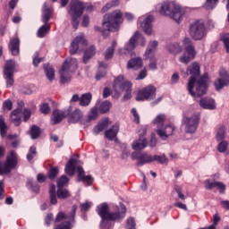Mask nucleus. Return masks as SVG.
Segmentation results:
<instances>
[{
  "instance_id": "f257e3e1",
  "label": "nucleus",
  "mask_w": 229,
  "mask_h": 229,
  "mask_svg": "<svg viewBox=\"0 0 229 229\" xmlns=\"http://www.w3.org/2000/svg\"><path fill=\"white\" fill-rule=\"evenodd\" d=\"M199 64L198 63L191 64L187 71L186 76H191L187 85V90L192 98H201L207 94V82L208 75L203 74L199 76Z\"/></svg>"
},
{
  "instance_id": "f03ea898",
  "label": "nucleus",
  "mask_w": 229,
  "mask_h": 229,
  "mask_svg": "<svg viewBox=\"0 0 229 229\" xmlns=\"http://www.w3.org/2000/svg\"><path fill=\"white\" fill-rule=\"evenodd\" d=\"M157 12H159L160 15H165V17H170L175 22H180L183 13H182V7L174 2L165 1L162 4H158L156 6Z\"/></svg>"
},
{
  "instance_id": "7ed1b4c3",
  "label": "nucleus",
  "mask_w": 229,
  "mask_h": 229,
  "mask_svg": "<svg viewBox=\"0 0 229 229\" xmlns=\"http://www.w3.org/2000/svg\"><path fill=\"white\" fill-rule=\"evenodd\" d=\"M93 6L90 4H83L80 0H72L70 3V10L68 13L72 15V24L74 30H78L80 26V17L83 15L84 10L87 12L92 11Z\"/></svg>"
},
{
  "instance_id": "20e7f679",
  "label": "nucleus",
  "mask_w": 229,
  "mask_h": 229,
  "mask_svg": "<svg viewBox=\"0 0 229 229\" xmlns=\"http://www.w3.org/2000/svg\"><path fill=\"white\" fill-rule=\"evenodd\" d=\"M97 212L101 219H110L111 221H117V223H121V221L126 217V206L120 203V209H118L117 212L110 213L108 204L102 203L97 207Z\"/></svg>"
},
{
  "instance_id": "39448f33",
  "label": "nucleus",
  "mask_w": 229,
  "mask_h": 229,
  "mask_svg": "<svg viewBox=\"0 0 229 229\" xmlns=\"http://www.w3.org/2000/svg\"><path fill=\"white\" fill-rule=\"evenodd\" d=\"M78 165V160L74 158H71L65 166V173L68 176H74V171L77 170L78 173V182H83L85 185H90L94 183V178L90 175H85V170L81 166L76 165Z\"/></svg>"
},
{
  "instance_id": "423d86ee",
  "label": "nucleus",
  "mask_w": 229,
  "mask_h": 229,
  "mask_svg": "<svg viewBox=\"0 0 229 229\" xmlns=\"http://www.w3.org/2000/svg\"><path fill=\"white\" fill-rule=\"evenodd\" d=\"M123 22V13L114 11L110 14H105L102 23V31H118L119 24Z\"/></svg>"
},
{
  "instance_id": "0eeeda50",
  "label": "nucleus",
  "mask_w": 229,
  "mask_h": 229,
  "mask_svg": "<svg viewBox=\"0 0 229 229\" xmlns=\"http://www.w3.org/2000/svg\"><path fill=\"white\" fill-rule=\"evenodd\" d=\"M76 69H78V60L72 57L67 58L59 71L60 82L63 85H65V83H69L72 78L71 73L74 72Z\"/></svg>"
},
{
  "instance_id": "6e6552de",
  "label": "nucleus",
  "mask_w": 229,
  "mask_h": 229,
  "mask_svg": "<svg viewBox=\"0 0 229 229\" xmlns=\"http://www.w3.org/2000/svg\"><path fill=\"white\" fill-rule=\"evenodd\" d=\"M76 210H78V206L73 205L68 215H65L64 212H59L55 217V223H60V221H64V219H65V221L56 225L54 229H72Z\"/></svg>"
},
{
  "instance_id": "1a4fd4ad",
  "label": "nucleus",
  "mask_w": 229,
  "mask_h": 229,
  "mask_svg": "<svg viewBox=\"0 0 229 229\" xmlns=\"http://www.w3.org/2000/svg\"><path fill=\"white\" fill-rule=\"evenodd\" d=\"M17 164H19V156L17 152L14 150H10L6 156L5 162L0 161V175L3 174H10L13 169L17 167Z\"/></svg>"
},
{
  "instance_id": "9d476101",
  "label": "nucleus",
  "mask_w": 229,
  "mask_h": 229,
  "mask_svg": "<svg viewBox=\"0 0 229 229\" xmlns=\"http://www.w3.org/2000/svg\"><path fill=\"white\" fill-rule=\"evenodd\" d=\"M113 89L117 94L125 92L123 96V101L131 99V82L124 81V76L119 75L114 79Z\"/></svg>"
},
{
  "instance_id": "9b49d317",
  "label": "nucleus",
  "mask_w": 229,
  "mask_h": 229,
  "mask_svg": "<svg viewBox=\"0 0 229 229\" xmlns=\"http://www.w3.org/2000/svg\"><path fill=\"white\" fill-rule=\"evenodd\" d=\"M17 69V63L15 60H7L5 61L3 73L4 78L6 81V87L7 89H10V87L13 86V83H15V81L13 80V74H15Z\"/></svg>"
},
{
  "instance_id": "f8f14e48",
  "label": "nucleus",
  "mask_w": 229,
  "mask_h": 229,
  "mask_svg": "<svg viewBox=\"0 0 229 229\" xmlns=\"http://www.w3.org/2000/svg\"><path fill=\"white\" fill-rule=\"evenodd\" d=\"M189 33L193 40H201L207 35L205 23L201 21H197L190 25Z\"/></svg>"
},
{
  "instance_id": "ddd939ff",
  "label": "nucleus",
  "mask_w": 229,
  "mask_h": 229,
  "mask_svg": "<svg viewBox=\"0 0 229 229\" xmlns=\"http://www.w3.org/2000/svg\"><path fill=\"white\" fill-rule=\"evenodd\" d=\"M182 43L185 46V51L180 57V62L182 64H189L191 60H194L196 50L194 49V46H192V41L190 38H185Z\"/></svg>"
},
{
  "instance_id": "4468645a",
  "label": "nucleus",
  "mask_w": 229,
  "mask_h": 229,
  "mask_svg": "<svg viewBox=\"0 0 229 229\" xmlns=\"http://www.w3.org/2000/svg\"><path fill=\"white\" fill-rule=\"evenodd\" d=\"M182 124L185 125L187 133H195L199 124V114H194L191 117L183 116Z\"/></svg>"
},
{
  "instance_id": "2eb2a0df",
  "label": "nucleus",
  "mask_w": 229,
  "mask_h": 229,
  "mask_svg": "<svg viewBox=\"0 0 229 229\" xmlns=\"http://www.w3.org/2000/svg\"><path fill=\"white\" fill-rule=\"evenodd\" d=\"M85 47H87V39H85V35L81 33L72 42L70 55H76L78 52L81 53Z\"/></svg>"
},
{
  "instance_id": "dca6fc26",
  "label": "nucleus",
  "mask_w": 229,
  "mask_h": 229,
  "mask_svg": "<svg viewBox=\"0 0 229 229\" xmlns=\"http://www.w3.org/2000/svg\"><path fill=\"white\" fill-rule=\"evenodd\" d=\"M157 96V88L155 86H148L138 91L136 101H151Z\"/></svg>"
},
{
  "instance_id": "f3484780",
  "label": "nucleus",
  "mask_w": 229,
  "mask_h": 229,
  "mask_svg": "<svg viewBox=\"0 0 229 229\" xmlns=\"http://www.w3.org/2000/svg\"><path fill=\"white\" fill-rule=\"evenodd\" d=\"M158 47V41H151L148 44V49L145 53V57L149 58L150 63L148 64L149 69L155 71L157 69V57L153 56V53H155V49Z\"/></svg>"
},
{
  "instance_id": "a211bd4d",
  "label": "nucleus",
  "mask_w": 229,
  "mask_h": 229,
  "mask_svg": "<svg viewBox=\"0 0 229 229\" xmlns=\"http://www.w3.org/2000/svg\"><path fill=\"white\" fill-rule=\"evenodd\" d=\"M174 130H176V127L173 124H167L165 126L159 125L157 126V134L161 140H167L174 133Z\"/></svg>"
},
{
  "instance_id": "6ab92c4d",
  "label": "nucleus",
  "mask_w": 229,
  "mask_h": 229,
  "mask_svg": "<svg viewBox=\"0 0 229 229\" xmlns=\"http://www.w3.org/2000/svg\"><path fill=\"white\" fill-rule=\"evenodd\" d=\"M131 157L132 160H137L136 165L139 166H142L145 164H151V162H153V157L149 156V154L146 152H133Z\"/></svg>"
},
{
  "instance_id": "aec40b11",
  "label": "nucleus",
  "mask_w": 229,
  "mask_h": 229,
  "mask_svg": "<svg viewBox=\"0 0 229 229\" xmlns=\"http://www.w3.org/2000/svg\"><path fill=\"white\" fill-rule=\"evenodd\" d=\"M219 76L220 78H218L217 81L215 82V87L216 90H221V89L229 85V74L225 68L220 69Z\"/></svg>"
},
{
  "instance_id": "412c9836",
  "label": "nucleus",
  "mask_w": 229,
  "mask_h": 229,
  "mask_svg": "<svg viewBox=\"0 0 229 229\" xmlns=\"http://www.w3.org/2000/svg\"><path fill=\"white\" fill-rule=\"evenodd\" d=\"M66 117L69 118V123H80V121L83 119V112L80 108H75L74 110H72V107L70 106L66 110Z\"/></svg>"
},
{
  "instance_id": "4be33fe9",
  "label": "nucleus",
  "mask_w": 229,
  "mask_h": 229,
  "mask_svg": "<svg viewBox=\"0 0 229 229\" xmlns=\"http://www.w3.org/2000/svg\"><path fill=\"white\" fill-rule=\"evenodd\" d=\"M139 21L144 33H146V35H151L153 32V25L151 24L153 22V15H147L145 18L141 17Z\"/></svg>"
},
{
  "instance_id": "5701e85b",
  "label": "nucleus",
  "mask_w": 229,
  "mask_h": 229,
  "mask_svg": "<svg viewBox=\"0 0 229 229\" xmlns=\"http://www.w3.org/2000/svg\"><path fill=\"white\" fill-rule=\"evenodd\" d=\"M8 47L13 56H19V54L21 53V40L19 38L14 37L11 38Z\"/></svg>"
},
{
  "instance_id": "b1692460",
  "label": "nucleus",
  "mask_w": 229,
  "mask_h": 229,
  "mask_svg": "<svg viewBox=\"0 0 229 229\" xmlns=\"http://www.w3.org/2000/svg\"><path fill=\"white\" fill-rule=\"evenodd\" d=\"M199 106L205 110H216V100L210 98H202L199 100Z\"/></svg>"
},
{
  "instance_id": "393cba45",
  "label": "nucleus",
  "mask_w": 229,
  "mask_h": 229,
  "mask_svg": "<svg viewBox=\"0 0 229 229\" xmlns=\"http://www.w3.org/2000/svg\"><path fill=\"white\" fill-rule=\"evenodd\" d=\"M67 117V111L55 110L51 117L52 124H58Z\"/></svg>"
},
{
  "instance_id": "a878e982",
  "label": "nucleus",
  "mask_w": 229,
  "mask_h": 229,
  "mask_svg": "<svg viewBox=\"0 0 229 229\" xmlns=\"http://www.w3.org/2000/svg\"><path fill=\"white\" fill-rule=\"evenodd\" d=\"M205 185H206V188L208 189L209 191L212 189H218L220 190V192H224L226 189V186L223 182H211L208 179L205 181Z\"/></svg>"
},
{
  "instance_id": "bb28decb",
  "label": "nucleus",
  "mask_w": 229,
  "mask_h": 229,
  "mask_svg": "<svg viewBox=\"0 0 229 229\" xmlns=\"http://www.w3.org/2000/svg\"><path fill=\"white\" fill-rule=\"evenodd\" d=\"M205 185H206V188L208 189L209 191L212 189H218L220 190V192H224L226 189V186L223 182H211L208 179L205 181Z\"/></svg>"
},
{
  "instance_id": "cd10ccee",
  "label": "nucleus",
  "mask_w": 229,
  "mask_h": 229,
  "mask_svg": "<svg viewBox=\"0 0 229 229\" xmlns=\"http://www.w3.org/2000/svg\"><path fill=\"white\" fill-rule=\"evenodd\" d=\"M139 37L141 38L142 36H140V33H139V31H136L134 35L131 38L130 41L125 44L124 48L126 49V51H133V49H135Z\"/></svg>"
},
{
  "instance_id": "c85d7f7f",
  "label": "nucleus",
  "mask_w": 229,
  "mask_h": 229,
  "mask_svg": "<svg viewBox=\"0 0 229 229\" xmlns=\"http://www.w3.org/2000/svg\"><path fill=\"white\" fill-rule=\"evenodd\" d=\"M119 133V124L115 123L111 129L106 131L105 136L108 140H114Z\"/></svg>"
},
{
  "instance_id": "c756f323",
  "label": "nucleus",
  "mask_w": 229,
  "mask_h": 229,
  "mask_svg": "<svg viewBox=\"0 0 229 229\" xmlns=\"http://www.w3.org/2000/svg\"><path fill=\"white\" fill-rule=\"evenodd\" d=\"M11 122L14 123V126H21L22 119L21 118V109H15L11 113Z\"/></svg>"
},
{
  "instance_id": "7c9ffc66",
  "label": "nucleus",
  "mask_w": 229,
  "mask_h": 229,
  "mask_svg": "<svg viewBox=\"0 0 229 229\" xmlns=\"http://www.w3.org/2000/svg\"><path fill=\"white\" fill-rule=\"evenodd\" d=\"M42 12V22H44V24H47V22H49V19H51V13H53V10L47 7V3H45L43 4Z\"/></svg>"
},
{
  "instance_id": "2f4dec72",
  "label": "nucleus",
  "mask_w": 229,
  "mask_h": 229,
  "mask_svg": "<svg viewBox=\"0 0 229 229\" xmlns=\"http://www.w3.org/2000/svg\"><path fill=\"white\" fill-rule=\"evenodd\" d=\"M140 67H142V59L140 57L131 59L127 64V69H134V71H137L140 69Z\"/></svg>"
},
{
  "instance_id": "473e14b6",
  "label": "nucleus",
  "mask_w": 229,
  "mask_h": 229,
  "mask_svg": "<svg viewBox=\"0 0 229 229\" xmlns=\"http://www.w3.org/2000/svg\"><path fill=\"white\" fill-rule=\"evenodd\" d=\"M148 146V140L140 138L132 143V149L134 151H140Z\"/></svg>"
},
{
  "instance_id": "72a5a7b5",
  "label": "nucleus",
  "mask_w": 229,
  "mask_h": 229,
  "mask_svg": "<svg viewBox=\"0 0 229 229\" xmlns=\"http://www.w3.org/2000/svg\"><path fill=\"white\" fill-rule=\"evenodd\" d=\"M94 55H96V47L91 46L89 48H87L84 51V55H83V59H82L83 64H88L89 60H90V58H92V56H94Z\"/></svg>"
},
{
  "instance_id": "f704fd0d",
  "label": "nucleus",
  "mask_w": 229,
  "mask_h": 229,
  "mask_svg": "<svg viewBox=\"0 0 229 229\" xmlns=\"http://www.w3.org/2000/svg\"><path fill=\"white\" fill-rule=\"evenodd\" d=\"M92 101V94L90 92L84 93L81 95L80 98V106H89Z\"/></svg>"
},
{
  "instance_id": "c9c22d12",
  "label": "nucleus",
  "mask_w": 229,
  "mask_h": 229,
  "mask_svg": "<svg viewBox=\"0 0 229 229\" xmlns=\"http://www.w3.org/2000/svg\"><path fill=\"white\" fill-rule=\"evenodd\" d=\"M166 49L171 55H179V53H182V46L178 43H172L166 46Z\"/></svg>"
},
{
  "instance_id": "e433bc0d",
  "label": "nucleus",
  "mask_w": 229,
  "mask_h": 229,
  "mask_svg": "<svg viewBox=\"0 0 229 229\" xmlns=\"http://www.w3.org/2000/svg\"><path fill=\"white\" fill-rule=\"evenodd\" d=\"M98 65H99V70L96 75V80H100L104 78V76H106V71L105 70L107 69L108 67V64H106V63L105 62H99Z\"/></svg>"
},
{
  "instance_id": "4c0bfd02",
  "label": "nucleus",
  "mask_w": 229,
  "mask_h": 229,
  "mask_svg": "<svg viewBox=\"0 0 229 229\" xmlns=\"http://www.w3.org/2000/svg\"><path fill=\"white\" fill-rule=\"evenodd\" d=\"M44 69L47 80L53 81L55 80V68L49 64H44Z\"/></svg>"
},
{
  "instance_id": "58836bf2",
  "label": "nucleus",
  "mask_w": 229,
  "mask_h": 229,
  "mask_svg": "<svg viewBox=\"0 0 229 229\" xmlns=\"http://www.w3.org/2000/svg\"><path fill=\"white\" fill-rule=\"evenodd\" d=\"M225 139H226V127L220 125L216 130V140L217 142H221V140H225Z\"/></svg>"
},
{
  "instance_id": "ea45409f",
  "label": "nucleus",
  "mask_w": 229,
  "mask_h": 229,
  "mask_svg": "<svg viewBox=\"0 0 229 229\" xmlns=\"http://www.w3.org/2000/svg\"><path fill=\"white\" fill-rule=\"evenodd\" d=\"M115 47H117V42L114 41L112 46L109 47L105 52L106 60H111V58H114V53L115 52Z\"/></svg>"
},
{
  "instance_id": "a19ab883",
  "label": "nucleus",
  "mask_w": 229,
  "mask_h": 229,
  "mask_svg": "<svg viewBox=\"0 0 229 229\" xmlns=\"http://www.w3.org/2000/svg\"><path fill=\"white\" fill-rule=\"evenodd\" d=\"M108 128V119L104 120L102 123H98L96 127L93 129V133L95 135H98V133H101L104 130H106Z\"/></svg>"
},
{
  "instance_id": "79ce46f5",
  "label": "nucleus",
  "mask_w": 229,
  "mask_h": 229,
  "mask_svg": "<svg viewBox=\"0 0 229 229\" xmlns=\"http://www.w3.org/2000/svg\"><path fill=\"white\" fill-rule=\"evenodd\" d=\"M51 30V25L45 23L42 25L38 30V38H44L47 33H49V30Z\"/></svg>"
},
{
  "instance_id": "37998d69",
  "label": "nucleus",
  "mask_w": 229,
  "mask_h": 229,
  "mask_svg": "<svg viewBox=\"0 0 229 229\" xmlns=\"http://www.w3.org/2000/svg\"><path fill=\"white\" fill-rule=\"evenodd\" d=\"M26 185L33 192H38L40 191V185H38V182L33 181V179H28Z\"/></svg>"
},
{
  "instance_id": "c03bdc74",
  "label": "nucleus",
  "mask_w": 229,
  "mask_h": 229,
  "mask_svg": "<svg viewBox=\"0 0 229 229\" xmlns=\"http://www.w3.org/2000/svg\"><path fill=\"white\" fill-rule=\"evenodd\" d=\"M57 198L59 199H67V198H71V192L65 188H57Z\"/></svg>"
},
{
  "instance_id": "a18cd8bd",
  "label": "nucleus",
  "mask_w": 229,
  "mask_h": 229,
  "mask_svg": "<svg viewBox=\"0 0 229 229\" xmlns=\"http://www.w3.org/2000/svg\"><path fill=\"white\" fill-rule=\"evenodd\" d=\"M6 133H8V126L4 123L3 115H0V135L2 138H4L6 137Z\"/></svg>"
},
{
  "instance_id": "49530a36",
  "label": "nucleus",
  "mask_w": 229,
  "mask_h": 229,
  "mask_svg": "<svg viewBox=\"0 0 229 229\" xmlns=\"http://www.w3.org/2000/svg\"><path fill=\"white\" fill-rule=\"evenodd\" d=\"M110 108H112V103L106 100L100 104L98 110L100 114H106V112H110Z\"/></svg>"
},
{
  "instance_id": "de8ad7c7",
  "label": "nucleus",
  "mask_w": 229,
  "mask_h": 229,
  "mask_svg": "<svg viewBox=\"0 0 229 229\" xmlns=\"http://www.w3.org/2000/svg\"><path fill=\"white\" fill-rule=\"evenodd\" d=\"M29 133L32 140L38 139L40 137V127L32 125Z\"/></svg>"
},
{
  "instance_id": "09e8293b",
  "label": "nucleus",
  "mask_w": 229,
  "mask_h": 229,
  "mask_svg": "<svg viewBox=\"0 0 229 229\" xmlns=\"http://www.w3.org/2000/svg\"><path fill=\"white\" fill-rule=\"evenodd\" d=\"M69 185V179L67 175H62L57 181V189H64Z\"/></svg>"
},
{
  "instance_id": "8fccbe9b",
  "label": "nucleus",
  "mask_w": 229,
  "mask_h": 229,
  "mask_svg": "<svg viewBox=\"0 0 229 229\" xmlns=\"http://www.w3.org/2000/svg\"><path fill=\"white\" fill-rule=\"evenodd\" d=\"M112 221H117V220H110V218H102L100 226L103 229H110L114 228V225Z\"/></svg>"
},
{
  "instance_id": "3c124183",
  "label": "nucleus",
  "mask_w": 229,
  "mask_h": 229,
  "mask_svg": "<svg viewBox=\"0 0 229 229\" xmlns=\"http://www.w3.org/2000/svg\"><path fill=\"white\" fill-rule=\"evenodd\" d=\"M227 149H228V141L222 140L217 146V151L219 153H226Z\"/></svg>"
},
{
  "instance_id": "603ef678",
  "label": "nucleus",
  "mask_w": 229,
  "mask_h": 229,
  "mask_svg": "<svg viewBox=\"0 0 229 229\" xmlns=\"http://www.w3.org/2000/svg\"><path fill=\"white\" fill-rule=\"evenodd\" d=\"M35 157H37V147L32 146L30 148L29 153L27 154L28 162H31Z\"/></svg>"
},
{
  "instance_id": "864d4df0",
  "label": "nucleus",
  "mask_w": 229,
  "mask_h": 229,
  "mask_svg": "<svg viewBox=\"0 0 229 229\" xmlns=\"http://www.w3.org/2000/svg\"><path fill=\"white\" fill-rule=\"evenodd\" d=\"M217 3L218 0H206L204 8H206V10H214V8L217 6Z\"/></svg>"
},
{
  "instance_id": "5fc2aeb1",
  "label": "nucleus",
  "mask_w": 229,
  "mask_h": 229,
  "mask_svg": "<svg viewBox=\"0 0 229 229\" xmlns=\"http://www.w3.org/2000/svg\"><path fill=\"white\" fill-rule=\"evenodd\" d=\"M113 6H119V0H112L109 3H107L103 8L102 12L105 13V12H108L110 8Z\"/></svg>"
},
{
  "instance_id": "6e6d98bb",
  "label": "nucleus",
  "mask_w": 229,
  "mask_h": 229,
  "mask_svg": "<svg viewBox=\"0 0 229 229\" xmlns=\"http://www.w3.org/2000/svg\"><path fill=\"white\" fill-rule=\"evenodd\" d=\"M152 160L153 162H158V164H167V157L164 154L162 156L155 155Z\"/></svg>"
},
{
  "instance_id": "4d7b16f0",
  "label": "nucleus",
  "mask_w": 229,
  "mask_h": 229,
  "mask_svg": "<svg viewBox=\"0 0 229 229\" xmlns=\"http://www.w3.org/2000/svg\"><path fill=\"white\" fill-rule=\"evenodd\" d=\"M58 173H59V170L57 166L50 168L49 174H48L49 180H55V178L58 176Z\"/></svg>"
},
{
  "instance_id": "13d9d810",
  "label": "nucleus",
  "mask_w": 229,
  "mask_h": 229,
  "mask_svg": "<svg viewBox=\"0 0 229 229\" xmlns=\"http://www.w3.org/2000/svg\"><path fill=\"white\" fill-rule=\"evenodd\" d=\"M98 106H94L91 109L89 115L88 116V120L96 121V119H98Z\"/></svg>"
},
{
  "instance_id": "bf43d9fd",
  "label": "nucleus",
  "mask_w": 229,
  "mask_h": 229,
  "mask_svg": "<svg viewBox=\"0 0 229 229\" xmlns=\"http://www.w3.org/2000/svg\"><path fill=\"white\" fill-rule=\"evenodd\" d=\"M39 110L41 114H44L45 115H47V114H49V112H51V107L49 106V104L43 103L39 106Z\"/></svg>"
},
{
  "instance_id": "052dcab7",
  "label": "nucleus",
  "mask_w": 229,
  "mask_h": 229,
  "mask_svg": "<svg viewBox=\"0 0 229 229\" xmlns=\"http://www.w3.org/2000/svg\"><path fill=\"white\" fill-rule=\"evenodd\" d=\"M165 119H166L165 114H160L157 115L153 123L154 124H164V123H165Z\"/></svg>"
},
{
  "instance_id": "680f3d73",
  "label": "nucleus",
  "mask_w": 229,
  "mask_h": 229,
  "mask_svg": "<svg viewBox=\"0 0 229 229\" xmlns=\"http://www.w3.org/2000/svg\"><path fill=\"white\" fill-rule=\"evenodd\" d=\"M131 114H132V116H133V123H136V124H140V115H139V113L137 112V109L136 108H132L131 110Z\"/></svg>"
},
{
  "instance_id": "e2e57ef3",
  "label": "nucleus",
  "mask_w": 229,
  "mask_h": 229,
  "mask_svg": "<svg viewBox=\"0 0 229 229\" xmlns=\"http://www.w3.org/2000/svg\"><path fill=\"white\" fill-rule=\"evenodd\" d=\"M220 40H222V42L225 47L226 53H229V37H228V35L222 36L220 38Z\"/></svg>"
},
{
  "instance_id": "0e129e2a",
  "label": "nucleus",
  "mask_w": 229,
  "mask_h": 229,
  "mask_svg": "<svg viewBox=\"0 0 229 229\" xmlns=\"http://www.w3.org/2000/svg\"><path fill=\"white\" fill-rule=\"evenodd\" d=\"M135 219H133V217L128 218L125 229H135Z\"/></svg>"
},
{
  "instance_id": "69168bd1",
  "label": "nucleus",
  "mask_w": 229,
  "mask_h": 229,
  "mask_svg": "<svg viewBox=\"0 0 229 229\" xmlns=\"http://www.w3.org/2000/svg\"><path fill=\"white\" fill-rule=\"evenodd\" d=\"M3 108L4 110H12L13 108V104L12 103V100L7 99L3 103Z\"/></svg>"
},
{
  "instance_id": "338daca9",
  "label": "nucleus",
  "mask_w": 229,
  "mask_h": 229,
  "mask_svg": "<svg viewBox=\"0 0 229 229\" xmlns=\"http://www.w3.org/2000/svg\"><path fill=\"white\" fill-rule=\"evenodd\" d=\"M90 207H92V203L91 202H85L81 204V212H87V210H89Z\"/></svg>"
},
{
  "instance_id": "774afa93",
  "label": "nucleus",
  "mask_w": 229,
  "mask_h": 229,
  "mask_svg": "<svg viewBox=\"0 0 229 229\" xmlns=\"http://www.w3.org/2000/svg\"><path fill=\"white\" fill-rule=\"evenodd\" d=\"M31 117V110L24 109L23 111V121L26 123Z\"/></svg>"
}]
</instances>
